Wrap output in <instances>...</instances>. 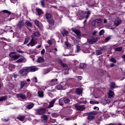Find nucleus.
Instances as JSON below:
<instances>
[{
  "mask_svg": "<svg viewBox=\"0 0 125 125\" xmlns=\"http://www.w3.org/2000/svg\"><path fill=\"white\" fill-rule=\"evenodd\" d=\"M38 70L39 68L37 67L36 66H27L21 69L19 73L21 77H27L30 72L33 73Z\"/></svg>",
  "mask_w": 125,
  "mask_h": 125,
  "instance_id": "obj_1",
  "label": "nucleus"
},
{
  "mask_svg": "<svg viewBox=\"0 0 125 125\" xmlns=\"http://www.w3.org/2000/svg\"><path fill=\"white\" fill-rule=\"evenodd\" d=\"M74 107L76 109V111H80V112H83L85 110V105L80 104H74Z\"/></svg>",
  "mask_w": 125,
  "mask_h": 125,
  "instance_id": "obj_2",
  "label": "nucleus"
},
{
  "mask_svg": "<svg viewBox=\"0 0 125 125\" xmlns=\"http://www.w3.org/2000/svg\"><path fill=\"white\" fill-rule=\"evenodd\" d=\"M45 112H46V108H40L35 109V115H42L45 114Z\"/></svg>",
  "mask_w": 125,
  "mask_h": 125,
  "instance_id": "obj_3",
  "label": "nucleus"
},
{
  "mask_svg": "<svg viewBox=\"0 0 125 125\" xmlns=\"http://www.w3.org/2000/svg\"><path fill=\"white\" fill-rule=\"evenodd\" d=\"M72 31L77 35L78 39H81V37H82V33L81 32V31H80V30L78 29L72 28Z\"/></svg>",
  "mask_w": 125,
  "mask_h": 125,
  "instance_id": "obj_4",
  "label": "nucleus"
},
{
  "mask_svg": "<svg viewBox=\"0 0 125 125\" xmlns=\"http://www.w3.org/2000/svg\"><path fill=\"white\" fill-rule=\"evenodd\" d=\"M40 36L41 33H40V32L36 31L32 34V35L31 36V37L32 39L37 40H38L39 37H40Z\"/></svg>",
  "mask_w": 125,
  "mask_h": 125,
  "instance_id": "obj_5",
  "label": "nucleus"
},
{
  "mask_svg": "<svg viewBox=\"0 0 125 125\" xmlns=\"http://www.w3.org/2000/svg\"><path fill=\"white\" fill-rule=\"evenodd\" d=\"M107 98H109V99H114V98H115V93L112 90H109L108 93Z\"/></svg>",
  "mask_w": 125,
  "mask_h": 125,
  "instance_id": "obj_6",
  "label": "nucleus"
},
{
  "mask_svg": "<svg viewBox=\"0 0 125 125\" xmlns=\"http://www.w3.org/2000/svg\"><path fill=\"white\" fill-rule=\"evenodd\" d=\"M15 52H12L9 54V56L11 58H13L14 59L17 60L20 57V55H15Z\"/></svg>",
  "mask_w": 125,
  "mask_h": 125,
  "instance_id": "obj_7",
  "label": "nucleus"
},
{
  "mask_svg": "<svg viewBox=\"0 0 125 125\" xmlns=\"http://www.w3.org/2000/svg\"><path fill=\"white\" fill-rule=\"evenodd\" d=\"M36 41H37V40L32 38L30 42L27 44V46H34V45L37 43Z\"/></svg>",
  "mask_w": 125,
  "mask_h": 125,
  "instance_id": "obj_8",
  "label": "nucleus"
},
{
  "mask_svg": "<svg viewBox=\"0 0 125 125\" xmlns=\"http://www.w3.org/2000/svg\"><path fill=\"white\" fill-rule=\"evenodd\" d=\"M83 15L84 18H85V19H88V18L90 16V11L83 12Z\"/></svg>",
  "mask_w": 125,
  "mask_h": 125,
  "instance_id": "obj_9",
  "label": "nucleus"
},
{
  "mask_svg": "<svg viewBox=\"0 0 125 125\" xmlns=\"http://www.w3.org/2000/svg\"><path fill=\"white\" fill-rule=\"evenodd\" d=\"M61 32L63 37H65V36H67L69 35V31H67L66 29H62L61 31Z\"/></svg>",
  "mask_w": 125,
  "mask_h": 125,
  "instance_id": "obj_10",
  "label": "nucleus"
},
{
  "mask_svg": "<svg viewBox=\"0 0 125 125\" xmlns=\"http://www.w3.org/2000/svg\"><path fill=\"white\" fill-rule=\"evenodd\" d=\"M34 106H35V104L33 103H31L26 106V109H27V110H31V109H32Z\"/></svg>",
  "mask_w": 125,
  "mask_h": 125,
  "instance_id": "obj_11",
  "label": "nucleus"
},
{
  "mask_svg": "<svg viewBox=\"0 0 125 125\" xmlns=\"http://www.w3.org/2000/svg\"><path fill=\"white\" fill-rule=\"evenodd\" d=\"M54 103H55V99H53L49 103V104L47 107V108H48V109L52 108V107H53L54 106Z\"/></svg>",
  "mask_w": 125,
  "mask_h": 125,
  "instance_id": "obj_12",
  "label": "nucleus"
},
{
  "mask_svg": "<svg viewBox=\"0 0 125 125\" xmlns=\"http://www.w3.org/2000/svg\"><path fill=\"white\" fill-rule=\"evenodd\" d=\"M25 23L23 21H19L18 24L17 25L18 28L19 29H22L24 27Z\"/></svg>",
  "mask_w": 125,
  "mask_h": 125,
  "instance_id": "obj_13",
  "label": "nucleus"
},
{
  "mask_svg": "<svg viewBox=\"0 0 125 125\" xmlns=\"http://www.w3.org/2000/svg\"><path fill=\"white\" fill-rule=\"evenodd\" d=\"M75 93L78 95H80V94H82V93H83V90L80 88H77L76 89Z\"/></svg>",
  "mask_w": 125,
  "mask_h": 125,
  "instance_id": "obj_14",
  "label": "nucleus"
},
{
  "mask_svg": "<svg viewBox=\"0 0 125 125\" xmlns=\"http://www.w3.org/2000/svg\"><path fill=\"white\" fill-rule=\"evenodd\" d=\"M122 23V20L120 19H116L115 21H114V25L115 26H118L119 25H120Z\"/></svg>",
  "mask_w": 125,
  "mask_h": 125,
  "instance_id": "obj_15",
  "label": "nucleus"
},
{
  "mask_svg": "<svg viewBox=\"0 0 125 125\" xmlns=\"http://www.w3.org/2000/svg\"><path fill=\"white\" fill-rule=\"evenodd\" d=\"M26 84H28V83L26 81H21L20 83V89H22Z\"/></svg>",
  "mask_w": 125,
  "mask_h": 125,
  "instance_id": "obj_16",
  "label": "nucleus"
},
{
  "mask_svg": "<svg viewBox=\"0 0 125 125\" xmlns=\"http://www.w3.org/2000/svg\"><path fill=\"white\" fill-rule=\"evenodd\" d=\"M16 96L18 98L20 97L21 99H26V95L24 94H18Z\"/></svg>",
  "mask_w": 125,
  "mask_h": 125,
  "instance_id": "obj_17",
  "label": "nucleus"
},
{
  "mask_svg": "<svg viewBox=\"0 0 125 125\" xmlns=\"http://www.w3.org/2000/svg\"><path fill=\"white\" fill-rule=\"evenodd\" d=\"M25 118H26V116L25 115H20L17 117V119L18 120H19V121H21V122H23V121L25 120Z\"/></svg>",
  "mask_w": 125,
  "mask_h": 125,
  "instance_id": "obj_18",
  "label": "nucleus"
},
{
  "mask_svg": "<svg viewBox=\"0 0 125 125\" xmlns=\"http://www.w3.org/2000/svg\"><path fill=\"white\" fill-rule=\"evenodd\" d=\"M97 112L96 111H92L90 112H87L85 113V115L87 116H94V115H96Z\"/></svg>",
  "mask_w": 125,
  "mask_h": 125,
  "instance_id": "obj_19",
  "label": "nucleus"
},
{
  "mask_svg": "<svg viewBox=\"0 0 125 125\" xmlns=\"http://www.w3.org/2000/svg\"><path fill=\"white\" fill-rule=\"evenodd\" d=\"M119 87V86L116 85V83H110V88L113 90V89L115 88H117Z\"/></svg>",
  "mask_w": 125,
  "mask_h": 125,
  "instance_id": "obj_20",
  "label": "nucleus"
},
{
  "mask_svg": "<svg viewBox=\"0 0 125 125\" xmlns=\"http://www.w3.org/2000/svg\"><path fill=\"white\" fill-rule=\"evenodd\" d=\"M44 61V59H43V58L42 57H38L37 60V62L38 63H42V62H43Z\"/></svg>",
  "mask_w": 125,
  "mask_h": 125,
  "instance_id": "obj_21",
  "label": "nucleus"
},
{
  "mask_svg": "<svg viewBox=\"0 0 125 125\" xmlns=\"http://www.w3.org/2000/svg\"><path fill=\"white\" fill-rule=\"evenodd\" d=\"M59 63L61 65L62 67L63 68H67V67H68V65H67V64H64V63H63V62H62V61H60Z\"/></svg>",
  "mask_w": 125,
  "mask_h": 125,
  "instance_id": "obj_22",
  "label": "nucleus"
},
{
  "mask_svg": "<svg viewBox=\"0 0 125 125\" xmlns=\"http://www.w3.org/2000/svg\"><path fill=\"white\" fill-rule=\"evenodd\" d=\"M63 102L65 104H68V103H70V99L67 98L66 97L63 98Z\"/></svg>",
  "mask_w": 125,
  "mask_h": 125,
  "instance_id": "obj_23",
  "label": "nucleus"
},
{
  "mask_svg": "<svg viewBox=\"0 0 125 125\" xmlns=\"http://www.w3.org/2000/svg\"><path fill=\"white\" fill-rule=\"evenodd\" d=\"M48 23L51 25V26H54V21L52 20H48L47 21Z\"/></svg>",
  "mask_w": 125,
  "mask_h": 125,
  "instance_id": "obj_24",
  "label": "nucleus"
},
{
  "mask_svg": "<svg viewBox=\"0 0 125 125\" xmlns=\"http://www.w3.org/2000/svg\"><path fill=\"white\" fill-rule=\"evenodd\" d=\"M86 67V64L84 63H81L79 66V69H84V68Z\"/></svg>",
  "mask_w": 125,
  "mask_h": 125,
  "instance_id": "obj_25",
  "label": "nucleus"
},
{
  "mask_svg": "<svg viewBox=\"0 0 125 125\" xmlns=\"http://www.w3.org/2000/svg\"><path fill=\"white\" fill-rule=\"evenodd\" d=\"M45 17L47 20H49V19H50V18H51V14L46 13L45 14Z\"/></svg>",
  "mask_w": 125,
  "mask_h": 125,
  "instance_id": "obj_26",
  "label": "nucleus"
},
{
  "mask_svg": "<svg viewBox=\"0 0 125 125\" xmlns=\"http://www.w3.org/2000/svg\"><path fill=\"white\" fill-rule=\"evenodd\" d=\"M38 94L39 97H43V92H42V91H38Z\"/></svg>",
  "mask_w": 125,
  "mask_h": 125,
  "instance_id": "obj_27",
  "label": "nucleus"
},
{
  "mask_svg": "<svg viewBox=\"0 0 125 125\" xmlns=\"http://www.w3.org/2000/svg\"><path fill=\"white\" fill-rule=\"evenodd\" d=\"M42 118L43 121H45V122H47V120H48V117H47V115H42Z\"/></svg>",
  "mask_w": 125,
  "mask_h": 125,
  "instance_id": "obj_28",
  "label": "nucleus"
},
{
  "mask_svg": "<svg viewBox=\"0 0 125 125\" xmlns=\"http://www.w3.org/2000/svg\"><path fill=\"white\" fill-rule=\"evenodd\" d=\"M1 12H3V13H5L6 14H8L9 15H10L11 14V12L7 10H2Z\"/></svg>",
  "mask_w": 125,
  "mask_h": 125,
  "instance_id": "obj_29",
  "label": "nucleus"
},
{
  "mask_svg": "<svg viewBox=\"0 0 125 125\" xmlns=\"http://www.w3.org/2000/svg\"><path fill=\"white\" fill-rule=\"evenodd\" d=\"M109 61L110 62H112V63H117V60L114 57H112L109 59Z\"/></svg>",
  "mask_w": 125,
  "mask_h": 125,
  "instance_id": "obj_30",
  "label": "nucleus"
},
{
  "mask_svg": "<svg viewBox=\"0 0 125 125\" xmlns=\"http://www.w3.org/2000/svg\"><path fill=\"white\" fill-rule=\"evenodd\" d=\"M7 99V96H3L0 97V102L3 101V100H6Z\"/></svg>",
  "mask_w": 125,
  "mask_h": 125,
  "instance_id": "obj_31",
  "label": "nucleus"
},
{
  "mask_svg": "<svg viewBox=\"0 0 125 125\" xmlns=\"http://www.w3.org/2000/svg\"><path fill=\"white\" fill-rule=\"evenodd\" d=\"M25 25L28 26V27H32V26H33V23L30 21H26L25 22Z\"/></svg>",
  "mask_w": 125,
  "mask_h": 125,
  "instance_id": "obj_32",
  "label": "nucleus"
},
{
  "mask_svg": "<svg viewBox=\"0 0 125 125\" xmlns=\"http://www.w3.org/2000/svg\"><path fill=\"white\" fill-rule=\"evenodd\" d=\"M87 119L89 120H93V119H95V117L92 115H88Z\"/></svg>",
  "mask_w": 125,
  "mask_h": 125,
  "instance_id": "obj_33",
  "label": "nucleus"
},
{
  "mask_svg": "<svg viewBox=\"0 0 125 125\" xmlns=\"http://www.w3.org/2000/svg\"><path fill=\"white\" fill-rule=\"evenodd\" d=\"M87 42H88V43H89V44H93V41L92 40V38H91L90 39H87Z\"/></svg>",
  "mask_w": 125,
  "mask_h": 125,
  "instance_id": "obj_34",
  "label": "nucleus"
},
{
  "mask_svg": "<svg viewBox=\"0 0 125 125\" xmlns=\"http://www.w3.org/2000/svg\"><path fill=\"white\" fill-rule=\"evenodd\" d=\"M105 33V30H104V29H102L101 30L99 33V36H101L103 35H104V33Z\"/></svg>",
  "mask_w": 125,
  "mask_h": 125,
  "instance_id": "obj_35",
  "label": "nucleus"
},
{
  "mask_svg": "<svg viewBox=\"0 0 125 125\" xmlns=\"http://www.w3.org/2000/svg\"><path fill=\"white\" fill-rule=\"evenodd\" d=\"M114 49L115 51H122V49H123V47H116V48H115Z\"/></svg>",
  "mask_w": 125,
  "mask_h": 125,
  "instance_id": "obj_36",
  "label": "nucleus"
},
{
  "mask_svg": "<svg viewBox=\"0 0 125 125\" xmlns=\"http://www.w3.org/2000/svg\"><path fill=\"white\" fill-rule=\"evenodd\" d=\"M102 21L101 20L96 19V23L97 25H100Z\"/></svg>",
  "mask_w": 125,
  "mask_h": 125,
  "instance_id": "obj_37",
  "label": "nucleus"
},
{
  "mask_svg": "<svg viewBox=\"0 0 125 125\" xmlns=\"http://www.w3.org/2000/svg\"><path fill=\"white\" fill-rule=\"evenodd\" d=\"M57 89H58V90H61L62 89H63V86H62V85H58L57 87H56Z\"/></svg>",
  "mask_w": 125,
  "mask_h": 125,
  "instance_id": "obj_38",
  "label": "nucleus"
},
{
  "mask_svg": "<svg viewBox=\"0 0 125 125\" xmlns=\"http://www.w3.org/2000/svg\"><path fill=\"white\" fill-rule=\"evenodd\" d=\"M31 81L32 82H33V83H38V79L37 78V77H34L32 79H31Z\"/></svg>",
  "mask_w": 125,
  "mask_h": 125,
  "instance_id": "obj_39",
  "label": "nucleus"
},
{
  "mask_svg": "<svg viewBox=\"0 0 125 125\" xmlns=\"http://www.w3.org/2000/svg\"><path fill=\"white\" fill-rule=\"evenodd\" d=\"M96 53L97 55H101L103 52L101 50H96Z\"/></svg>",
  "mask_w": 125,
  "mask_h": 125,
  "instance_id": "obj_40",
  "label": "nucleus"
},
{
  "mask_svg": "<svg viewBox=\"0 0 125 125\" xmlns=\"http://www.w3.org/2000/svg\"><path fill=\"white\" fill-rule=\"evenodd\" d=\"M37 11L38 13V15H41V14H42V11L40 9H37Z\"/></svg>",
  "mask_w": 125,
  "mask_h": 125,
  "instance_id": "obj_41",
  "label": "nucleus"
},
{
  "mask_svg": "<svg viewBox=\"0 0 125 125\" xmlns=\"http://www.w3.org/2000/svg\"><path fill=\"white\" fill-rule=\"evenodd\" d=\"M24 61V59L23 58H21L20 59H19L18 60L16 61V63H22V62H23Z\"/></svg>",
  "mask_w": 125,
  "mask_h": 125,
  "instance_id": "obj_42",
  "label": "nucleus"
},
{
  "mask_svg": "<svg viewBox=\"0 0 125 125\" xmlns=\"http://www.w3.org/2000/svg\"><path fill=\"white\" fill-rule=\"evenodd\" d=\"M80 50H81V47L79 46V45H77L76 52H80Z\"/></svg>",
  "mask_w": 125,
  "mask_h": 125,
  "instance_id": "obj_43",
  "label": "nucleus"
},
{
  "mask_svg": "<svg viewBox=\"0 0 125 125\" xmlns=\"http://www.w3.org/2000/svg\"><path fill=\"white\" fill-rule=\"evenodd\" d=\"M35 24L36 26H37L38 27H40V21H35Z\"/></svg>",
  "mask_w": 125,
  "mask_h": 125,
  "instance_id": "obj_44",
  "label": "nucleus"
},
{
  "mask_svg": "<svg viewBox=\"0 0 125 125\" xmlns=\"http://www.w3.org/2000/svg\"><path fill=\"white\" fill-rule=\"evenodd\" d=\"M110 40H111V37L109 36L105 39L104 42H109Z\"/></svg>",
  "mask_w": 125,
  "mask_h": 125,
  "instance_id": "obj_45",
  "label": "nucleus"
},
{
  "mask_svg": "<svg viewBox=\"0 0 125 125\" xmlns=\"http://www.w3.org/2000/svg\"><path fill=\"white\" fill-rule=\"evenodd\" d=\"M92 26H93V27H95V26H96V20H95L93 21H92Z\"/></svg>",
  "mask_w": 125,
  "mask_h": 125,
  "instance_id": "obj_46",
  "label": "nucleus"
},
{
  "mask_svg": "<svg viewBox=\"0 0 125 125\" xmlns=\"http://www.w3.org/2000/svg\"><path fill=\"white\" fill-rule=\"evenodd\" d=\"M29 42V38H26L24 42V44H27Z\"/></svg>",
  "mask_w": 125,
  "mask_h": 125,
  "instance_id": "obj_47",
  "label": "nucleus"
},
{
  "mask_svg": "<svg viewBox=\"0 0 125 125\" xmlns=\"http://www.w3.org/2000/svg\"><path fill=\"white\" fill-rule=\"evenodd\" d=\"M58 81V80L57 79H52L51 80L52 83H54L56 84L57 83V81Z\"/></svg>",
  "mask_w": 125,
  "mask_h": 125,
  "instance_id": "obj_48",
  "label": "nucleus"
},
{
  "mask_svg": "<svg viewBox=\"0 0 125 125\" xmlns=\"http://www.w3.org/2000/svg\"><path fill=\"white\" fill-rule=\"evenodd\" d=\"M106 47H107V46H103L102 47H100V49H101V50H105V49H106Z\"/></svg>",
  "mask_w": 125,
  "mask_h": 125,
  "instance_id": "obj_49",
  "label": "nucleus"
},
{
  "mask_svg": "<svg viewBox=\"0 0 125 125\" xmlns=\"http://www.w3.org/2000/svg\"><path fill=\"white\" fill-rule=\"evenodd\" d=\"M41 5L42 6H45V5H44V0H41Z\"/></svg>",
  "mask_w": 125,
  "mask_h": 125,
  "instance_id": "obj_50",
  "label": "nucleus"
},
{
  "mask_svg": "<svg viewBox=\"0 0 125 125\" xmlns=\"http://www.w3.org/2000/svg\"><path fill=\"white\" fill-rule=\"evenodd\" d=\"M65 45L67 46V47H70L71 46V45H70V44H69V43H68L67 42H65Z\"/></svg>",
  "mask_w": 125,
  "mask_h": 125,
  "instance_id": "obj_51",
  "label": "nucleus"
},
{
  "mask_svg": "<svg viewBox=\"0 0 125 125\" xmlns=\"http://www.w3.org/2000/svg\"><path fill=\"white\" fill-rule=\"evenodd\" d=\"M2 120L3 121V122H8V121H9V119H3V118H2Z\"/></svg>",
  "mask_w": 125,
  "mask_h": 125,
  "instance_id": "obj_52",
  "label": "nucleus"
},
{
  "mask_svg": "<svg viewBox=\"0 0 125 125\" xmlns=\"http://www.w3.org/2000/svg\"><path fill=\"white\" fill-rule=\"evenodd\" d=\"M92 40H93V42H97V38H92Z\"/></svg>",
  "mask_w": 125,
  "mask_h": 125,
  "instance_id": "obj_53",
  "label": "nucleus"
},
{
  "mask_svg": "<svg viewBox=\"0 0 125 125\" xmlns=\"http://www.w3.org/2000/svg\"><path fill=\"white\" fill-rule=\"evenodd\" d=\"M45 52V50H44V49H43L42 51H41V54L42 55H43L44 54Z\"/></svg>",
  "mask_w": 125,
  "mask_h": 125,
  "instance_id": "obj_54",
  "label": "nucleus"
},
{
  "mask_svg": "<svg viewBox=\"0 0 125 125\" xmlns=\"http://www.w3.org/2000/svg\"><path fill=\"white\" fill-rule=\"evenodd\" d=\"M59 104L60 106H63L64 105V103L62 102H59Z\"/></svg>",
  "mask_w": 125,
  "mask_h": 125,
  "instance_id": "obj_55",
  "label": "nucleus"
},
{
  "mask_svg": "<svg viewBox=\"0 0 125 125\" xmlns=\"http://www.w3.org/2000/svg\"><path fill=\"white\" fill-rule=\"evenodd\" d=\"M47 43H48V44H52V42H51V40H48L47 41Z\"/></svg>",
  "mask_w": 125,
  "mask_h": 125,
  "instance_id": "obj_56",
  "label": "nucleus"
},
{
  "mask_svg": "<svg viewBox=\"0 0 125 125\" xmlns=\"http://www.w3.org/2000/svg\"><path fill=\"white\" fill-rule=\"evenodd\" d=\"M110 67H111V68L113 67H115V64L112 63H110Z\"/></svg>",
  "mask_w": 125,
  "mask_h": 125,
  "instance_id": "obj_57",
  "label": "nucleus"
},
{
  "mask_svg": "<svg viewBox=\"0 0 125 125\" xmlns=\"http://www.w3.org/2000/svg\"><path fill=\"white\" fill-rule=\"evenodd\" d=\"M17 52H19V53H24V52H23V51L20 50H18Z\"/></svg>",
  "mask_w": 125,
  "mask_h": 125,
  "instance_id": "obj_58",
  "label": "nucleus"
},
{
  "mask_svg": "<svg viewBox=\"0 0 125 125\" xmlns=\"http://www.w3.org/2000/svg\"><path fill=\"white\" fill-rule=\"evenodd\" d=\"M94 110H97L98 111V110H99V108L97 106H94L93 108Z\"/></svg>",
  "mask_w": 125,
  "mask_h": 125,
  "instance_id": "obj_59",
  "label": "nucleus"
},
{
  "mask_svg": "<svg viewBox=\"0 0 125 125\" xmlns=\"http://www.w3.org/2000/svg\"><path fill=\"white\" fill-rule=\"evenodd\" d=\"M77 78L78 80H83V77H82V76H78Z\"/></svg>",
  "mask_w": 125,
  "mask_h": 125,
  "instance_id": "obj_60",
  "label": "nucleus"
},
{
  "mask_svg": "<svg viewBox=\"0 0 125 125\" xmlns=\"http://www.w3.org/2000/svg\"><path fill=\"white\" fill-rule=\"evenodd\" d=\"M90 104H95V102H94L93 101H90Z\"/></svg>",
  "mask_w": 125,
  "mask_h": 125,
  "instance_id": "obj_61",
  "label": "nucleus"
},
{
  "mask_svg": "<svg viewBox=\"0 0 125 125\" xmlns=\"http://www.w3.org/2000/svg\"><path fill=\"white\" fill-rule=\"evenodd\" d=\"M52 116L56 117H57V114L54 113V114H52Z\"/></svg>",
  "mask_w": 125,
  "mask_h": 125,
  "instance_id": "obj_62",
  "label": "nucleus"
},
{
  "mask_svg": "<svg viewBox=\"0 0 125 125\" xmlns=\"http://www.w3.org/2000/svg\"><path fill=\"white\" fill-rule=\"evenodd\" d=\"M81 37H83V38H86L87 36L86 35L83 34L81 36Z\"/></svg>",
  "mask_w": 125,
  "mask_h": 125,
  "instance_id": "obj_63",
  "label": "nucleus"
},
{
  "mask_svg": "<svg viewBox=\"0 0 125 125\" xmlns=\"http://www.w3.org/2000/svg\"><path fill=\"white\" fill-rule=\"evenodd\" d=\"M122 58L124 59V61H125V55L122 56Z\"/></svg>",
  "mask_w": 125,
  "mask_h": 125,
  "instance_id": "obj_64",
  "label": "nucleus"
}]
</instances>
